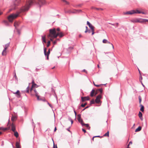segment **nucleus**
<instances>
[{"instance_id": "1", "label": "nucleus", "mask_w": 148, "mask_h": 148, "mask_svg": "<svg viewBox=\"0 0 148 148\" xmlns=\"http://www.w3.org/2000/svg\"><path fill=\"white\" fill-rule=\"evenodd\" d=\"M28 3L29 4L22 7L19 11L17 12L16 14H12L9 16L8 17L9 21L10 22H12L13 20L18 17L21 13L27 11L29 8V6L33 3H37L40 5L41 4H45V0H29Z\"/></svg>"}, {"instance_id": "2", "label": "nucleus", "mask_w": 148, "mask_h": 148, "mask_svg": "<svg viewBox=\"0 0 148 148\" xmlns=\"http://www.w3.org/2000/svg\"><path fill=\"white\" fill-rule=\"evenodd\" d=\"M57 32L55 28H54L49 30V34L47 36V37L49 38L51 41H53V39L57 37Z\"/></svg>"}, {"instance_id": "3", "label": "nucleus", "mask_w": 148, "mask_h": 148, "mask_svg": "<svg viewBox=\"0 0 148 148\" xmlns=\"http://www.w3.org/2000/svg\"><path fill=\"white\" fill-rule=\"evenodd\" d=\"M82 12V10H76L75 9L65 11V12L66 13H78Z\"/></svg>"}, {"instance_id": "4", "label": "nucleus", "mask_w": 148, "mask_h": 148, "mask_svg": "<svg viewBox=\"0 0 148 148\" xmlns=\"http://www.w3.org/2000/svg\"><path fill=\"white\" fill-rule=\"evenodd\" d=\"M9 44L8 43L4 45V49L3 50L2 53V56H5L6 55L7 52V50L8 47H9Z\"/></svg>"}, {"instance_id": "5", "label": "nucleus", "mask_w": 148, "mask_h": 148, "mask_svg": "<svg viewBox=\"0 0 148 148\" xmlns=\"http://www.w3.org/2000/svg\"><path fill=\"white\" fill-rule=\"evenodd\" d=\"M132 21L134 23H143L142 21V18H136L132 19Z\"/></svg>"}, {"instance_id": "6", "label": "nucleus", "mask_w": 148, "mask_h": 148, "mask_svg": "<svg viewBox=\"0 0 148 148\" xmlns=\"http://www.w3.org/2000/svg\"><path fill=\"white\" fill-rule=\"evenodd\" d=\"M102 98V96L101 95H99L97 96L96 99H95V102L97 103H98L101 102L100 99Z\"/></svg>"}, {"instance_id": "7", "label": "nucleus", "mask_w": 148, "mask_h": 148, "mask_svg": "<svg viewBox=\"0 0 148 148\" xmlns=\"http://www.w3.org/2000/svg\"><path fill=\"white\" fill-rule=\"evenodd\" d=\"M44 53L45 55L47 56V60L49 59V56L50 53V50L49 49L47 52V49L46 48L44 49Z\"/></svg>"}, {"instance_id": "8", "label": "nucleus", "mask_w": 148, "mask_h": 148, "mask_svg": "<svg viewBox=\"0 0 148 148\" xmlns=\"http://www.w3.org/2000/svg\"><path fill=\"white\" fill-rule=\"evenodd\" d=\"M77 119L79 122L82 125H83L84 123L83 120L81 118V114H79L77 115Z\"/></svg>"}, {"instance_id": "9", "label": "nucleus", "mask_w": 148, "mask_h": 148, "mask_svg": "<svg viewBox=\"0 0 148 148\" xmlns=\"http://www.w3.org/2000/svg\"><path fill=\"white\" fill-rule=\"evenodd\" d=\"M32 87L30 89V92H31V93L32 92V91H33V88L34 87H35L36 86H37V85L34 82V80L33 79L32 80Z\"/></svg>"}, {"instance_id": "10", "label": "nucleus", "mask_w": 148, "mask_h": 148, "mask_svg": "<svg viewBox=\"0 0 148 148\" xmlns=\"http://www.w3.org/2000/svg\"><path fill=\"white\" fill-rule=\"evenodd\" d=\"M82 101V102L84 101H86L89 100L90 98L88 96L83 97H81Z\"/></svg>"}, {"instance_id": "11", "label": "nucleus", "mask_w": 148, "mask_h": 148, "mask_svg": "<svg viewBox=\"0 0 148 148\" xmlns=\"http://www.w3.org/2000/svg\"><path fill=\"white\" fill-rule=\"evenodd\" d=\"M103 42L104 43H108L110 44L112 46V48L113 49H114V47L113 44L111 43L110 42L108 41L107 40L105 39H103Z\"/></svg>"}, {"instance_id": "12", "label": "nucleus", "mask_w": 148, "mask_h": 148, "mask_svg": "<svg viewBox=\"0 0 148 148\" xmlns=\"http://www.w3.org/2000/svg\"><path fill=\"white\" fill-rule=\"evenodd\" d=\"M87 25H88L89 27L91 29V30L94 29L95 27L93 26L89 21H87Z\"/></svg>"}, {"instance_id": "13", "label": "nucleus", "mask_w": 148, "mask_h": 148, "mask_svg": "<svg viewBox=\"0 0 148 148\" xmlns=\"http://www.w3.org/2000/svg\"><path fill=\"white\" fill-rule=\"evenodd\" d=\"M57 37L59 36L60 37H62L64 36V34L62 32H57Z\"/></svg>"}, {"instance_id": "14", "label": "nucleus", "mask_w": 148, "mask_h": 148, "mask_svg": "<svg viewBox=\"0 0 148 148\" xmlns=\"http://www.w3.org/2000/svg\"><path fill=\"white\" fill-rule=\"evenodd\" d=\"M134 14H140V13H142L143 14H145V13L143 12H141L139 10H134Z\"/></svg>"}, {"instance_id": "15", "label": "nucleus", "mask_w": 148, "mask_h": 148, "mask_svg": "<svg viewBox=\"0 0 148 148\" xmlns=\"http://www.w3.org/2000/svg\"><path fill=\"white\" fill-rule=\"evenodd\" d=\"M11 130L13 132H15L16 130L15 126L13 123L11 125Z\"/></svg>"}, {"instance_id": "16", "label": "nucleus", "mask_w": 148, "mask_h": 148, "mask_svg": "<svg viewBox=\"0 0 148 148\" xmlns=\"http://www.w3.org/2000/svg\"><path fill=\"white\" fill-rule=\"evenodd\" d=\"M134 10H132L130 11H128L126 13H125L126 14H134Z\"/></svg>"}, {"instance_id": "17", "label": "nucleus", "mask_w": 148, "mask_h": 148, "mask_svg": "<svg viewBox=\"0 0 148 148\" xmlns=\"http://www.w3.org/2000/svg\"><path fill=\"white\" fill-rule=\"evenodd\" d=\"M95 93V90L94 89H93L90 93V96L91 97H93L94 96V94Z\"/></svg>"}, {"instance_id": "18", "label": "nucleus", "mask_w": 148, "mask_h": 148, "mask_svg": "<svg viewBox=\"0 0 148 148\" xmlns=\"http://www.w3.org/2000/svg\"><path fill=\"white\" fill-rule=\"evenodd\" d=\"M34 92L35 93V95H38V93L36 91V89H33V91L32 92V93H31V95H33V94H32V93H33V92Z\"/></svg>"}, {"instance_id": "19", "label": "nucleus", "mask_w": 148, "mask_h": 148, "mask_svg": "<svg viewBox=\"0 0 148 148\" xmlns=\"http://www.w3.org/2000/svg\"><path fill=\"white\" fill-rule=\"evenodd\" d=\"M42 40L43 42L45 43H46V36L45 35H44L43 36H42Z\"/></svg>"}, {"instance_id": "20", "label": "nucleus", "mask_w": 148, "mask_h": 148, "mask_svg": "<svg viewBox=\"0 0 148 148\" xmlns=\"http://www.w3.org/2000/svg\"><path fill=\"white\" fill-rule=\"evenodd\" d=\"M13 93L14 94H17L19 97L20 96V91L19 90H17L16 92H13Z\"/></svg>"}, {"instance_id": "21", "label": "nucleus", "mask_w": 148, "mask_h": 148, "mask_svg": "<svg viewBox=\"0 0 148 148\" xmlns=\"http://www.w3.org/2000/svg\"><path fill=\"white\" fill-rule=\"evenodd\" d=\"M140 110L142 112H143L144 111V106L140 104Z\"/></svg>"}, {"instance_id": "22", "label": "nucleus", "mask_w": 148, "mask_h": 148, "mask_svg": "<svg viewBox=\"0 0 148 148\" xmlns=\"http://www.w3.org/2000/svg\"><path fill=\"white\" fill-rule=\"evenodd\" d=\"M138 116L140 117V119L141 120H142V113L140 112H139L138 113Z\"/></svg>"}, {"instance_id": "23", "label": "nucleus", "mask_w": 148, "mask_h": 148, "mask_svg": "<svg viewBox=\"0 0 148 148\" xmlns=\"http://www.w3.org/2000/svg\"><path fill=\"white\" fill-rule=\"evenodd\" d=\"M142 127L140 126H139L135 130L136 132H138L140 131Z\"/></svg>"}, {"instance_id": "24", "label": "nucleus", "mask_w": 148, "mask_h": 148, "mask_svg": "<svg viewBox=\"0 0 148 148\" xmlns=\"http://www.w3.org/2000/svg\"><path fill=\"white\" fill-rule=\"evenodd\" d=\"M82 125V126H84V125L86 127L89 128H88L89 129L90 128V127L89 126V125L88 124H85L84 123H83V125Z\"/></svg>"}, {"instance_id": "25", "label": "nucleus", "mask_w": 148, "mask_h": 148, "mask_svg": "<svg viewBox=\"0 0 148 148\" xmlns=\"http://www.w3.org/2000/svg\"><path fill=\"white\" fill-rule=\"evenodd\" d=\"M16 148H20V146L19 145V143L18 142H16Z\"/></svg>"}, {"instance_id": "26", "label": "nucleus", "mask_w": 148, "mask_h": 148, "mask_svg": "<svg viewBox=\"0 0 148 148\" xmlns=\"http://www.w3.org/2000/svg\"><path fill=\"white\" fill-rule=\"evenodd\" d=\"M16 119V117L15 116H12L11 118V120L12 121H15Z\"/></svg>"}, {"instance_id": "27", "label": "nucleus", "mask_w": 148, "mask_h": 148, "mask_svg": "<svg viewBox=\"0 0 148 148\" xmlns=\"http://www.w3.org/2000/svg\"><path fill=\"white\" fill-rule=\"evenodd\" d=\"M14 135L15 136L16 138L18 137V133L17 132H14Z\"/></svg>"}, {"instance_id": "28", "label": "nucleus", "mask_w": 148, "mask_h": 148, "mask_svg": "<svg viewBox=\"0 0 148 148\" xmlns=\"http://www.w3.org/2000/svg\"><path fill=\"white\" fill-rule=\"evenodd\" d=\"M103 136H109V132L108 131Z\"/></svg>"}, {"instance_id": "29", "label": "nucleus", "mask_w": 148, "mask_h": 148, "mask_svg": "<svg viewBox=\"0 0 148 148\" xmlns=\"http://www.w3.org/2000/svg\"><path fill=\"white\" fill-rule=\"evenodd\" d=\"M138 99L139 101V103L140 104L142 100V98L140 96H139Z\"/></svg>"}, {"instance_id": "30", "label": "nucleus", "mask_w": 148, "mask_h": 148, "mask_svg": "<svg viewBox=\"0 0 148 148\" xmlns=\"http://www.w3.org/2000/svg\"><path fill=\"white\" fill-rule=\"evenodd\" d=\"M142 21H143V23L146 22H148V19H142Z\"/></svg>"}, {"instance_id": "31", "label": "nucleus", "mask_w": 148, "mask_h": 148, "mask_svg": "<svg viewBox=\"0 0 148 148\" xmlns=\"http://www.w3.org/2000/svg\"><path fill=\"white\" fill-rule=\"evenodd\" d=\"M97 90L98 92L99 91L101 93L102 92L103 90L102 88L99 89L98 90Z\"/></svg>"}, {"instance_id": "32", "label": "nucleus", "mask_w": 148, "mask_h": 148, "mask_svg": "<svg viewBox=\"0 0 148 148\" xmlns=\"http://www.w3.org/2000/svg\"><path fill=\"white\" fill-rule=\"evenodd\" d=\"M95 103V101L94 100V99H92L91 101H90V104H94Z\"/></svg>"}, {"instance_id": "33", "label": "nucleus", "mask_w": 148, "mask_h": 148, "mask_svg": "<svg viewBox=\"0 0 148 148\" xmlns=\"http://www.w3.org/2000/svg\"><path fill=\"white\" fill-rule=\"evenodd\" d=\"M142 79H143L141 75H140V78H139V81H140V82L141 83H142Z\"/></svg>"}, {"instance_id": "34", "label": "nucleus", "mask_w": 148, "mask_h": 148, "mask_svg": "<svg viewBox=\"0 0 148 148\" xmlns=\"http://www.w3.org/2000/svg\"><path fill=\"white\" fill-rule=\"evenodd\" d=\"M87 104V103H85L84 104H82L81 105V106L82 107H84Z\"/></svg>"}, {"instance_id": "35", "label": "nucleus", "mask_w": 148, "mask_h": 148, "mask_svg": "<svg viewBox=\"0 0 148 148\" xmlns=\"http://www.w3.org/2000/svg\"><path fill=\"white\" fill-rule=\"evenodd\" d=\"M36 96L37 97V99L38 100H42L41 99L39 98V96L38 95H36Z\"/></svg>"}, {"instance_id": "36", "label": "nucleus", "mask_w": 148, "mask_h": 148, "mask_svg": "<svg viewBox=\"0 0 148 148\" xmlns=\"http://www.w3.org/2000/svg\"><path fill=\"white\" fill-rule=\"evenodd\" d=\"M62 1L64 2H65L66 4H69V2L66 1V0H62Z\"/></svg>"}, {"instance_id": "37", "label": "nucleus", "mask_w": 148, "mask_h": 148, "mask_svg": "<svg viewBox=\"0 0 148 148\" xmlns=\"http://www.w3.org/2000/svg\"><path fill=\"white\" fill-rule=\"evenodd\" d=\"M50 41H49L48 42H47V47H49V46L50 45Z\"/></svg>"}, {"instance_id": "38", "label": "nucleus", "mask_w": 148, "mask_h": 148, "mask_svg": "<svg viewBox=\"0 0 148 148\" xmlns=\"http://www.w3.org/2000/svg\"><path fill=\"white\" fill-rule=\"evenodd\" d=\"M94 83V85L96 86V87H100L101 86V85H102L103 84H100V85H97V84H95Z\"/></svg>"}, {"instance_id": "39", "label": "nucleus", "mask_w": 148, "mask_h": 148, "mask_svg": "<svg viewBox=\"0 0 148 148\" xmlns=\"http://www.w3.org/2000/svg\"><path fill=\"white\" fill-rule=\"evenodd\" d=\"M18 23L17 22H15L14 23V26L16 27V26H18Z\"/></svg>"}, {"instance_id": "40", "label": "nucleus", "mask_w": 148, "mask_h": 148, "mask_svg": "<svg viewBox=\"0 0 148 148\" xmlns=\"http://www.w3.org/2000/svg\"><path fill=\"white\" fill-rule=\"evenodd\" d=\"M26 90H27V92L29 93V86L27 87V88H26Z\"/></svg>"}, {"instance_id": "41", "label": "nucleus", "mask_w": 148, "mask_h": 148, "mask_svg": "<svg viewBox=\"0 0 148 148\" xmlns=\"http://www.w3.org/2000/svg\"><path fill=\"white\" fill-rule=\"evenodd\" d=\"M3 22L6 25H8V22L6 21H3Z\"/></svg>"}, {"instance_id": "42", "label": "nucleus", "mask_w": 148, "mask_h": 148, "mask_svg": "<svg viewBox=\"0 0 148 148\" xmlns=\"http://www.w3.org/2000/svg\"><path fill=\"white\" fill-rule=\"evenodd\" d=\"M69 120L71 122V124H72L73 123V120L71 118H69Z\"/></svg>"}, {"instance_id": "43", "label": "nucleus", "mask_w": 148, "mask_h": 148, "mask_svg": "<svg viewBox=\"0 0 148 148\" xmlns=\"http://www.w3.org/2000/svg\"><path fill=\"white\" fill-rule=\"evenodd\" d=\"M91 30H92V35H93L94 34V33H95V32H94V29H92Z\"/></svg>"}, {"instance_id": "44", "label": "nucleus", "mask_w": 148, "mask_h": 148, "mask_svg": "<svg viewBox=\"0 0 148 148\" xmlns=\"http://www.w3.org/2000/svg\"><path fill=\"white\" fill-rule=\"evenodd\" d=\"M82 72H85L86 73H87V71L85 69H83V70H82Z\"/></svg>"}, {"instance_id": "45", "label": "nucleus", "mask_w": 148, "mask_h": 148, "mask_svg": "<svg viewBox=\"0 0 148 148\" xmlns=\"http://www.w3.org/2000/svg\"><path fill=\"white\" fill-rule=\"evenodd\" d=\"M100 137V136H94L93 137L92 139L93 140H94V138L95 137Z\"/></svg>"}, {"instance_id": "46", "label": "nucleus", "mask_w": 148, "mask_h": 148, "mask_svg": "<svg viewBox=\"0 0 148 148\" xmlns=\"http://www.w3.org/2000/svg\"><path fill=\"white\" fill-rule=\"evenodd\" d=\"M47 104L51 108H52V106L48 102H47Z\"/></svg>"}, {"instance_id": "47", "label": "nucleus", "mask_w": 148, "mask_h": 148, "mask_svg": "<svg viewBox=\"0 0 148 148\" xmlns=\"http://www.w3.org/2000/svg\"><path fill=\"white\" fill-rule=\"evenodd\" d=\"M98 93V91L97 90L95 91V94H94V96H95Z\"/></svg>"}, {"instance_id": "48", "label": "nucleus", "mask_w": 148, "mask_h": 148, "mask_svg": "<svg viewBox=\"0 0 148 148\" xmlns=\"http://www.w3.org/2000/svg\"><path fill=\"white\" fill-rule=\"evenodd\" d=\"M14 77H15V79L16 80H17V76H16V74L15 73L14 75Z\"/></svg>"}, {"instance_id": "49", "label": "nucleus", "mask_w": 148, "mask_h": 148, "mask_svg": "<svg viewBox=\"0 0 148 148\" xmlns=\"http://www.w3.org/2000/svg\"><path fill=\"white\" fill-rule=\"evenodd\" d=\"M70 128V127H69V128H67V129H66V130L67 131H69V132H71H71L70 131V130H69V129Z\"/></svg>"}, {"instance_id": "50", "label": "nucleus", "mask_w": 148, "mask_h": 148, "mask_svg": "<svg viewBox=\"0 0 148 148\" xmlns=\"http://www.w3.org/2000/svg\"><path fill=\"white\" fill-rule=\"evenodd\" d=\"M32 125L33 126H34V123L33 122V119H32Z\"/></svg>"}, {"instance_id": "51", "label": "nucleus", "mask_w": 148, "mask_h": 148, "mask_svg": "<svg viewBox=\"0 0 148 148\" xmlns=\"http://www.w3.org/2000/svg\"><path fill=\"white\" fill-rule=\"evenodd\" d=\"M132 144V141L130 142L129 144L128 145V146H129V145L130 144Z\"/></svg>"}, {"instance_id": "52", "label": "nucleus", "mask_w": 148, "mask_h": 148, "mask_svg": "<svg viewBox=\"0 0 148 148\" xmlns=\"http://www.w3.org/2000/svg\"><path fill=\"white\" fill-rule=\"evenodd\" d=\"M56 42H57L56 40H55V41H54L53 42V43L54 45H55L56 44Z\"/></svg>"}, {"instance_id": "53", "label": "nucleus", "mask_w": 148, "mask_h": 148, "mask_svg": "<svg viewBox=\"0 0 148 148\" xmlns=\"http://www.w3.org/2000/svg\"><path fill=\"white\" fill-rule=\"evenodd\" d=\"M82 130L84 133H86V131L85 129H82Z\"/></svg>"}, {"instance_id": "54", "label": "nucleus", "mask_w": 148, "mask_h": 148, "mask_svg": "<svg viewBox=\"0 0 148 148\" xmlns=\"http://www.w3.org/2000/svg\"><path fill=\"white\" fill-rule=\"evenodd\" d=\"M56 30L58 32H59L60 31V29L59 28H58Z\"/></svg>"}, {"instance_id": "55", "label": "nucleus", "mask_w": 148, "mask_h": 148, "mask_svg": "<svg viewBox=\"0 0 148 148\" xmlns=\"http://www.w3.org/2000/svg\"><path fill=\"white\" fill-rule=\"evenodd\" d=\"M51 90H52V92H54V89H53V88H51Z\"/></svg>"}, {"instance_id": "56", "label": "nucleus", "mask_w": 148, "mask_h": 148, "mask_svg": "<svg viewBox=\"0 0 148 148\" xmlns=\"http://www.w3.org/2000/svg\"><path fill=\"white\" fill-rule=\"evenodd\" d=\"M88 32V30H86L85 31V33H86Z\"/></svg>"}, {"instance_id": "57", "label": "nucleus", "mask_w": 148, "mask_h": 148, "mask_svg": "<svg viewBox=\"0 0 148 148\" xmlns=\"http://www.w3.org/2000/svg\"><path fill=\"white\" fill-rule=\"evenodd\" d=\"M56 130H57L56 128V127H55L54 129V131L55 132L56 131Z\"/></svg>"}, {"instance_id": "58", "label": "nucleus", "mask_w": 148, "mask_h": 148, "mask_svg": "<svg viewBox=\"0 0 148 148\" xmlns=\"http://www.w3.org/2000/svg\"><path fill=\"white\" fill-rule=\"evenodd\" d=\"M17 32H18V34H20V31H19V30H17Z\"/></svg>"}, {"instance_id": "59", "label": "nucleus", "mask_w": 148, "mask_h": 148, "mask_svg": "<svg viewBox=\"0 0 148 148\" xmlns=\"http://www.w3.org/2000/svg\"><path fill=\"white\" fill-rule=\"evenodd\" d=\"M74 113H75V115H76V111H75V110H74Z\"/></svg>"}, {"instance_id": "60", "label": "nucleus", "mask_w": 148, "mask_h": 148, "mask_svg": "<svg viewBox=\"0 0 148 148\" xmlns=\"http://www.w3.org/2000/svg\"><path fill=\"white\" fill-rule=\"evenodd\" d=\"M99 10H103V9H102L101 8H99Z\"/></svg>"}, {"instance_id": "61", "label": "nucleus", "mask_w": 148, "mask_h": 148, "mask_svg": "<svg viewBox=\"0 0 148 148\" xmlns=\"http://www.w3.org/2000/svg\"><path fill=\"white\" fill-rule=\"evenodd\" d=\"M95 9L97 10H99V8H96Z\"/></svg>"}, {"instance_id": "62", "label": "nucleus", "mask_w": 148, "mask_h": 148, "mask_svg": "<svg viewBox=\"0 0 148 148\" xmlns=\"http://www.w3.org/2000/svg\"><path fill=\"white\" fill-rule=\"evenodd\" d=\"M53 148H55L54 143H53Z\"/></svg>"}, {"instance_id": "63", "label": "nucleus", "mask_w": 148, "mask_h": 148, "mask_svg": "<svg viewBox=\"0 0 148 148\" xmlns=\"http://www.w3.org/2000/svg\"><path fill=\"white\" fill-rule=\"evenodd\" d=\"M86 30H88V27L87 26H86Z\"/></svg>"}, {"instance_id": "64", "label": "nucleus", "mask_w": 148, "mask_h": 148, "mask_svg": "<svg viewBox=\"0 0 148 148\" xmlns=\"http://www.w3.org/2000/svg\"><path fill=\"white\" fill-rule=\"evenodd\" d=\"M89 33H90V30H88V32Z\"/></svg>"}]
</instances>
